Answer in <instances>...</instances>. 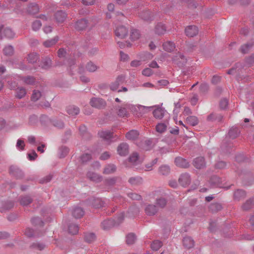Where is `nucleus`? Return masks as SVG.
Segmentation results:
<instances>
[{"mask_svg": "<svg viewBox=\"0 0 254 254\" xmlns=\"http://www.w3.org/2000/svg\"><path fill=\"white\" fill-rule=\"evenodd\" d=\"M86 175L88 179L95 183H99L102 180L101 175L93 172H88Z\"/></svg>", "mask_w": 254, "mask_h": 254, "instance_id": "nucleus-12", "label": "nucleus"}, {"mask_svg": "<svg viewBox=\"0 0 254 254\" xmlns=\"http://www.w3.org/2000/svg\"><path fill=\"white\" fill-rule=\"evenodd\" d=\"M85 68L88 71L93 72L96 71L98 67L93 62H89L86 64Z\"/></svg>", "mask_w": 254, "mask_h": 254, "instance_id": "nucleus-44", "label": "nucleus"}, {"mask_svg": "<svg viewBox=\"0 0 254 254\" xmlns=\"http://www.w3.org/2000/svg\"><path fill=\"white\" fill-rule=\"evenodd\" d=\"M67 16L66 14L63 11H58L55 14V18L58 23H63L64 21Z\"/></svg>", "mask_w": 254, "mask_h": 254, "instance_id": "nucleus-14", "label": "nucleus"}, {"mask_svg": "<svg viewBox=\"0 0 254 254\" xmlns=\"http://www.w3.org/2000/svg\"><path fill=\"white\" fill-rule=\"evenodd\" d=\"M140 34L136 29H132L130 31V38L132 41H135L139 39Z\"/></svg>", "mask_w": 254, "mask_h": 254, "instance_id": "nucleus-47", "label": "nucleus"}, {"mask_svg": "<svg viewBox=\"0 0 254 254\" xmlns=\"http://www.w3.org/2000/svg\"><path fill=\"white\" fill-rule=\"evenodd\" d=\"M186 122L192 126H195L198 123L197 118L194 116H190L186 118Z\"/></svg>", "mask_w": 254, "mask_h": 254, "instance_id": "nucleus-37", "label": "nucleus"}, {"mask_svg": "<svg viewBox=\"0 0 254 254\" xmlns=\"http://www.w3.org/2000/svg\"><path fill=\"white\" fill-rule=\"evenodd\" d=\"M84 239L87 243H90L96 239V236L93 233H86L84 235Z\"/></svg>", "mask_w": 254, "mask_h": 254, "instance_id": "nucleus-46", "label": "nucleus"}, {"mask_svg": "<svg viewBox=\"0 0 254 254\" xmlns=\"http://www.w3.org/2000/svg\"><path fill=\"white\" fill-rule=\"evenodd\" d=\"M90 104L94 108L101 109L106 107V102L102 98L93 97L90 99Z\"/></svg>", "mask_w": 254, "mask_h": 254, "instance_id": "nucleus-2", "label": "nucleus"}, {"mask_svg": "<svg viewBox=\"0 0 254 254\" xmlns=\"http://www.w3.org/2000/svg\"><path fill=\"white\" fill-rule=\"evenodd\" d=\"M69 149L65 146H62L60 148V158L64 157L68 153Z\"/></svg>", "mask_w": 254, "mask_h": 254, "instance_id": "nucleus-59", "label": "nucleus"}, {"mask_svg": "<svg viewBox=\"0 0 254 254\" xmlns=\"http://www.w3.org/2000/svg\"><path fill=\"white\" fill-rule=\"evenodd\" d=\"M139 16L144 20L149 21L153 19V15L149 10H145L141 12L139 14Z\"/></svg>", "mask_w": 254, "mask_h": 254, "instance_id": "nucleus-24", "label": "nucleus"}, {"mask_svg": "<svg viewBox=\"0 0 254 254\" xmlns=\"http://www.w3.org/2000/svg\"><path fill=\"white\" fill-rule=\"evenodd\" d=\"M32 198L28 195L21 196L19 199L20 204L23 206L28 205L32 202Z\"/></svg>", "mask_w": 254, "mask_h": 254, "instance_id": "nucleus-38", "label": "nucleus"}, {"mask_svg": "<svg viewBox=\"0 0 254 254\" xmlns=\"http://www.w3.org/2000/svg\"><path fill=\"white\" fill-rule=\"evenodd\" d=\"M79 130L81 135L85 139H89L91 137V135L87 131L86 127L82 125L79 127Z\"/></svg>", "mask_w": 254, "mask_h": 254, "instance_id": "nucleus-21", "label": "nucleus"}, {"mask_svg": "<svg viewBox=\"0 0 254 254\" xmlns=\"http://www.w3.org/2000/svg\"><path fill=\"white\" fill-rule=\"evenodd\" d=\"M190 175L188 173L182 174L179 178V182L181 186L186 187L190 183Z\"/></svg>", "mask_w": 254, "mask_h": 254, "instance_id": "nucleus-5", "label": "nucleus"}, {"mask_svg": "<svg viewBox=\"0 0 254 254\" xmlns=\"http://www.w3.org/2000/svg\"><path fill=\"white\" fill-rule=\"evenodd\" d=\"M167 202V201L165 198L161 197L156 199L155 205L157 206L159 210L160 208H164L166 206Z\"/></svg>", "mask_w": 254, "mask_h": 254, "instance_id": "nucleus-28", "label": "nucleus"}, {"mask_svg": "<svg viewBox=\"0 0 254 254\" xmlns=\"http://www.w3.org/2000/svg\"><path fill=\"white\" fill-rule=\"evenodd\" d=\"M175 164L181 168H187L190 166L189 162L185 159L178 157L175 160Z\"/></svg>", "mask_w": 254, "mask_h": 254, "instance_id": "nucleus-10", "label": "nucleus"}, {"mask_svg": "<svg viewBox=\"0 0 254 254\" xmlns=\"http://www.w3.org/2000/svg\"><path fill=\"white\" fill-rule=\"evenodd\" d=\"M155 33L159 35L164 34L166 31V27L162 23H158L154 29Z\"/></svg>", "mask_w": 254, "mask_h": 254, "instance_id": "nucleus-15", "label": "nucleus"}, {"mask_svg": "<svg viewBox=\"0 0 254 254\" xmlns=\"http://www.w3.org/2000/svg\"><path fill=\"white\" fill-rule=\"evenodd\" d=\"M193 165L196 169H203L206 165L204 158L202 157L195 158L193 161Z\"/></svg>", "mask_w": 254, "mask_h": 254, "instance_id": "nucleus-7", "label": "nucleus"}, {"mask_svg": "<svg viewBox=\"0 0 254 254\" xmlns=\"http://www.w3.org/2000/svg\"><path fill=\"white\" fill-rule=\"evenodd\" d=\"M167 129V125L165 123H159L156 126V130L158 132L163 133Z\"/></svg>", "mask_w": 254, "mask_h": 254, "instance_id": "nucleus-49", "label": "nucleus"}, {"mask_svg": "<svg viewBox=\"0 0 254 254\" xmlns=\"http://www.w3.org/2000/svg\"><path fill=\"white\" fill-rule=\"evenodd\" d=\"M129 161L134 164H136L138 162V154L136 152L133 153L129 158Z\"/></svg>", "mask_w": 254, "mask_h": 254, "instance_id": "nucleus-57", "label": "nucleus"}, {"mask_svg": "<svg viewBox=\"0 0 254 254\" xmlns=\"http://www.w3.org/2000/svg\"><path fill=\"white\" fill-rule=\"evenodd\" d=\"M87 26V20L81 19L77 21L75 24V28L77 30H84Z\"/></svg>", "mask_w": 254, "mask_h": 254, "instance_id": "nucleus-16", "label": "nucleus"}, {"mask_svg": "<svg viewBox=\"0 0 254 254\" xmlns=\"http://www.w3.org/2000/svg\"><path fill=\"white\" fill-rule=\"evenodd\" d=\"M45 248L46 245L44 243L39 242L33 243L30 246V249L40 251H43Z\"/></svg>", "mask_w": 254, "mask_h": 254, "instance_id": "nucleus-29", "label": "nucleus"}, {"mask_svg": "<svg viewBox=\"0 0 254 254\" xmlns=\"http://www.w3.org/2000/svg\"><path fill=\"white\" fill-rule=\"evenodd\" d=\"M42 94L39 90H34L31 96V100L36 102L38 101L41 97Z\"/></svg>", "mask_w": 254, "mask_h": 254, "instance_id": "nucleus-50", "label": "nucleus"}, {"mask_svg": "<svg viewBox=\"0 0 254 254\" xmlns=\"http://www.w3.org/2000/svg\"><path fill=\"white\" fill-rule=\"evenodd\" d=\"M132 107L133 106L130 104L124 103L121 106L118 107L117 113L120 117H127L129 111L131 110Z\"/></svg>", "mask_w": 254, "mask_h": 254, "instance_id": "nucleus-1", "label": "nucleus"}, {"mask_svg": "<svg viewBox=\"0 0 254 254\" xmlns=\"http://www.w3.org/2000/svg\"><path fill=\"white\" fill-rule=\"evenodd\" d=\"M136 240V237L134 234L130 233L128 234L126 237V242L127 245L133 244Z\"/></svg>", "mask_w": 254, "mask_h": 254, "instance_id": "nucleus-53", "label": "nucleus"}, {"mask_svg": "<svg viewBox=\"0 0 254 254\" xmlns=\"http://www.w3.org/2000/svg\"><path fill=\"white\" fill-rule=\"evenodd\" d=\"M4 36L7 38H12L14 36V33L9 28H5L3 30Z\"/></svg>", "mask_w": 254, "mask_h": 254, "instance_id": "nucleus-51", "label": "nucleus"}, {"mask_svg": "<svg viewBox=\"0 0 254 254\" xmlns=\"http://www.w3.org/2000/svg\"><path fill=\"white\" fill-rule=\"evenodd\" d=\"M183 246L187 249H190L194 246V242L190 237L184 238L183 240Z\"/></svg>", "mask_w": 254, "mask_h": 254, "instance_id": "nucleus-20", "label": "nucleus"}, {"mask_svg": "<svg viewBox=\"0 0 254 254\" xmlns=\"http://www.w3.org/2000/svg\"><path fill=\"white\" fill-rule=\"evenodd\" d=\"M180 59L181 60V61H180V62L182 63V64L186 62V59L185 58V56L180 53L177 54L176 56H175L173 59L174 61H177Z\"/></svg>", "mask_w": 254, "mask_h": 254, "instance_id": "nucleus-63", "label": "nucleus"}, {"mask_svg": "<svg viewBox=\"0 0 254 254\" xmlns=\"http://www.w3.org/2000/svg\"><path fill=\"white\" fill-rule=\"evenodd\" d=\"M222 119L223 116L221 115L213 113L207 116V120L210 122H213L215 121L221 122L222 121Z\"/></svg>", "mask_w": 254, "mask_h": 254, "instance_id": "nucleus-25", "label": "nucleus"}, {"mask_svg": "<svg viewBox=\"0 0 254 254\" xmlns=\"http://www.w3.org/2000/svg\"><path fill=\"white\" fill-rule=\"evenodd\" d=\"M78 230L77 225L71 224L68 226V232L72 235L76 234L78 232Z\"/></svg>", "mask_w": 254, "mask_h": 254, "instance_id": "nucleus-52", "label": "nucleus"}, {"mask_svg": "<svg viewBox=\"0 0 254 254\" xmlns=\"http://www.w3.org/2000/svg\"><path fill=\"white\" fill-rule=\"evenodd\" d=\"M52 122L53 126L58 128H63L64 127V122L61 120H53Z\"/></svg>", "mask_w": 254, "mask_h": 254, "instance_id": "nucleus-54", "label": "nucleus"}, {"mask_svg": "<svg viewBox=\"0 0 254 254\" xmlns=\"http://www.w3.org/2000/svg\"><path fill=\"white\" fill-rule=\"evenodd\" d=\"M25 234L28 237H32L38 236V235L36 234V232H34V230L32 229L29 228H28L25 230Z\"/></svg>", "mask_w": 254, "mask_h": 254, "instance_id": "nucleus-61", "label": "nucleus"}, {"mask_svg": "<svg viewBox=\"0 0 254 254\" xmlns=\"http://www.w3.org/2000/svg\"><path fill=\"white\" fill-rule=\"evenodd\" d=\"M9 173L17 179L22 178L24 176L23 173L20 169L13 166L9 168Z\"/></svg>", "mask_w": 254, "mask_h": 254, "instance_id": "nucleus-11", "label": "nucleus"}, {"mask_svg": "<svg viewBox=\"0 0 254 254\" xmlns=\"http://www.w3.org/2000/svg\"><path fill=\"white\" fill-rule=\"evenodd\" d=\"M14 49L12 46H6L3 49V53L6 56H11L13 54Z\"/></svg>", "mask_w": 254, "mask_h": 254, "instance_id": "nucleus-55", "label": "nucleus"}, {"mask_svg": "<svg viewBox=\"0 0 254 254\" xmlns=\"http://www.w3.org/2000/svg\"><path fill=\"white\" fill-rule=\"evenodd\" d=\"M246 192L242 190H238L234 192V198L236 200H240L246 197Z\"/></svg>", "mask_w": 254, "mask_h": 254, "instance_id": "nucleus-31", "label": "nucleus"}, {"mask_svg": "<svg viewBox=\"0 0 254 254\" xmlns=\"http://www.w3.org/2000/svg\"><path fill=\"white\" fill-rule=\"evenodd\" d=\"M38 55L36 53H32L28 55L27 61L30 63H35L39 59Z\"/></svg>", "mask_w": 254, "mask_h": 254, "instance_id": "nucleus-43", "label": "nucleus"}, {"mask_svg": "<svg viewBox=\"0 0 254 254\" xmlns=\"http://www.w3.org/2000/svg\"><path fill=\"white\" fill-rule=\"evenodd\" d=\"M84 214V211L79 207L74 208L72 211V216L76 219L80 218Z\"/></svg>", "mask_w": 254, "mask_h": 254, "instance_id": "nucleus-17", "label": "nucleus"}, {"mask_svg": "<svg viewBox=\"0 0 254 254\" xmlns=\"http://www.w3.org/2000/svg\"><path fill=\"white\" fill-rule=\"evenodd\" d=\"M21 80L27 84L33 85L35 82V79L34 77L27 76L25 77H22Z\"/></svg>", "mask_w": 254, "mask_h": 254, "instance_id": "nucleus-48", "label": "nucleus"}, {"mask_svg": "<svg viewBox=\"0 0 254 254\" xmlns=\"http://www.w3.org/2000/svg\"><path fill=\"white\" fill-rule=\"evenodd\" d=\"M26 91L23 87H17L15 89V97L18 99H22L25 96Z\"/></svg>", "mask_w": 254, "mask_h": 254, "instance_id": "nucleus-30", "label": "nucleus"}, {"mask_svg": "<svg viewBox=\"0 0 254 254\" xmlns=\"http://www.w3.org/2000/svg\"><path fill=\"white\" fill-rule=\"evenodd\" d=\"M254 45V42H250L241 46V51L243 54H247L250 51L251 48Z\"/></svg>", "mask_w": 254, "mask_h": 254, "instance_id": "nucleus-41", "label": "nucleus"}, {"mask_svg": "<svg viewBox=\"0 0 254 254\" xmlns=\"http://www.w3.org/2000/svg\"><path fill=\"white\" fill-rule=\"evenodd\" d=\"M162 246V242L159 240H156L153 242L151 245V249L154 251L158 250Z\"/></svg>", "mask_w": 254, "mask_h": 254, "instance_id": "nucleus-56", "label": "nucleus"}, {"mask_svg": "<svg viewBox=\"0 0 254 254\" xmlns=\"http://www.w3.org/2000/svg\"><path fill=\"white\" fill-rule=\"evenodd\" d=\"M31 222L33 225L35 226H39L43 227L44 226V222L39 217H34L31 219Z\"/></svg>", "mask_w": 254, "mask_h": 254, "instance_id": "nucleus-58", "label": "nucleus"}, {"mask_svg": "<svg viewBox=\"0 0 254 254\" xmlns=\"http://www.w3.org/2000/svg\"><path fill=\"white\" fill-rule=\"evenodd\" d=\"M117 178L113 177L105 180L104 183L106 186H113L116 182Z\"/></svg>", "mask_w": 254, "mask_h": 254, "instance_id": "nucleus-60", "label": "nucleus"}, {"mask_svg": "<svg viewBox=\"0 0 254 254\" xmlns=\"http://www.w3.org/2000/svg\"><path fill=\"white\" fill-rule=\"evenodd\" d=\"M59 40L58 36L55 37L54 38L48 40L43 42V45L46 48H49L55 45Z\"/></svg>", "mask_w": 254, "mask_h": 254, "instance_id": "nucleus-33", "label": "nucleus"}, {"mask_svg": "<svg viewBox=\"0 0 254 254\" xmlns=\"http://www.w3.org/2000/svg\"><path fill=\"white\" fill-rule=\"evenodd\" d=\"M91 205L96 208H99L104 206V203L99 198H92L91 201Z\"/></svg>", "mask_w": 254, "mask_h": 254, "instance_id": "nucleus-32", "label": "nucleus"}, {"mask_svg": "<svg viewBox=\"0 0 254 254\" xmlns=\"http://www.w3.org/2000/svg\"><path fill=\"white\" fill-rule=\"evenodd\" d=\"M115 225L114 220L112 219L106 220L102 222L101 226L104 230H108Z\"/></svg>", "mask_w": 254, "mask_h": 254, "instance_id": "nucleus-23", "label": "nucleus"}, {"mask_svg": "<svg viewBox=\"0 0 254 254\" xmlns=\"http://www.w3.org/2000/svg\"><path fill=\"white\" fill-rule=\"evenodd\" d=\"M165 112L164 109L161 108H157L153 111V115L156 119L161 120L164 117Z\"/></svg>", "mask_w": 254, "mask_h": 254, "instance_id": "nucleus-18", "label": "nucleus"}, {"mask_svg": "<svg viewBox=\"0 0 254 254\" xmlns=\"http://www.w3.org/2000/svg\"><path fill=\"white\" fill-rule=\"evenodd\" d=\"M128 182L133 186L139 185L142 183V179L140 177H131L128 180Z\"/></svg>", "mask_w": 254, "mask_h": 254, "instance_id": "nucleus-40", "label": "nucleus"}, {"mask_svg": "<svg viewBox=\"0 0 254 254\" xmlns=\"http://www.w3.org/2000/svg\"><path fill=\"white\" fill-rule=\"evenodd\" d=\"M144 211L147 215L151 216L156 215L159 210L156 205L148 204L145 206Z\"/></svg>", "mask_w": 254, "mask_h": 254, "instance_id": "nucleus-4", "label": "nucleus"}, {"mask_svg": "<svg viewBox=\"0 0 254 254\" xmlns=\"http://www.w3.org/2000/svg\"><path fill=\"white\" fill-rule=\"evenodd\" d=\"M116 171V166L113 164H109L105 166L103 173L104 174L109 175L114 173Z\"/></svg>", "mask_w": 254, "mask_h": 254, "instance_id": "nucleus-26", "label": "nucleus"}, {"mask_svg": "<svg viewBox=\"0 0 254 254\" xmlns=\"http://www.w3.org/2000/svg\"><path fill=\"white\" fill-rule=\"evenodd\" d=\"M222 209L221 205L219 203H212L209 206V210L212 213H215Z\"/></svg>", "mask_w": 254, "mask_h": 254, "instance_id": "nucleus-39", "label": "nucleus"}, {"mask_svg": "<svg viewBox=\"0 0 254 254\" xmlns=\"http://www.w3.org/2000/svg\"><path fill=\"white\" fill-rule=\"evenodd\" d=\"M254 205V199L251 198L248 200L242 206V208L245 210H248L251 209Z\"/></svg>", "mask_w": 254, "mask_h": 254, "instance_id": "nucleus-45", "label": "nucleus"}, {"mask_svg": "<svg viewBox=\"0 0 254 254\" xmlns=\"http://www.w3.org/2000/svg\"><path fill=\"white\" fill-rule=\"evenodd\" d=\"M66 112L71 116H76L80 112L79 108L75 105H69L66 107Z\"/></svg>", "mask_w": 254, "mask_h": 254, "instance_id": "nucleus-13", "label": "nucleus"}, {"mask_svg": "<svg viewBox=\"0 0 254 254\" xmlns=\"http://www.w3.org/2000/svg\"><path fill=\"white\" fill-rule=\"evenodd\" d=\"M139 133L136 130H131L127 132L126 134V137L129 140H135L138 136Z\"/></svg>", "mask_w": 254, "mask_h": 254, "instance_id": "nucleus-36", "label": "nucleus"}, {"mask_svg": "<svg viewBox=\"0 0 254 254\" xmlns=\"http://www.w3.org/2000/svg\"><path fill=\"white\" fill-rule=\"evenodd\" d=\"M226 167V163L223 161H220L216 163L215 165L216 169H223Z\"/></svg>", "mask_w": 254, "mask_h": 254, "instance_id": "nucleus-64", "label": "nucleus"}, {"mask_svg": "<svg viewBox=\"0 0 254 254\" xmlns=\"http://www.w3.org/2000/svg\"><path fill=\"white\" fill-rule=\"evenodd\" d=\"M125 79V76L123 75H119L117 77L116 80L110 84V87L111 90L113 91L117 90L119 86L124 83Z\"/></svg>", "mask_w": 254, "mask_h": 254, "instance_id": "nucleus-3", "label": "nucleus"}, {"mask_svg": "<svg viewBox=\"0 0 254 254\" xmlns=\"http://www.w3.org/2000/svg\"><path fill=\"white\" fill-rule=\"evenodd\" d=\"M198 32V28L194 25L188 26L185 29V33L188 37H192L196 36Z\"/></svg>", "mask_w": 254, "mask_h": 254, "instance_id": "nucleus-8", "label": "nucleus"}, {"mask_svg": "<svg viewBox=\"0 0 254 254\" xmlns=\"http://www.w3.org/2000/svg\"><path fill=\"white\" fill-rule=\"evenodd\" d=\"M41 26L42 23L40 20H35L32 23V29L34 31H37L41 28Z\"/></svg>", "mask_w": 254, "mask_h": 254, "instance_id": "nucleus-62", "label": "nucleus"}, {"mask_svg": "<svg viewBox=\"0 0 254 254\" xmlns=\"http://www.w3.org/2000/svg\"><path fill=\"white\" fill-rule=\"evenodd\" d=\"M163 47L164 50L168 52L173 51L175 48L174 44L170 41H168L164 43Z\"/></svg>", "mask_w": 254, "mask_h": 254, "instance_id": "nucleus-42", "label": "nucleus"}, {"mask_svg": "<svg viewBox=\"0 0 254 254\" xmlns=\"http://www.w3.org/2000/svg\"><path fill=\"white\" fill-rule=\"evenodd\" d=\"M39 11V8L38 4L36 3H31L27 8L28 12L32 15L37 14Z\"/></svg>", "mask_w": 254, "mask_h": 254, "instance_id": "nucleus-27", "label": "nucleus"}, {"mask_svg": "<svg viewBox=\"0 0 254 254\" xmlns=\"http://www.w3.org/2000/svg\"><path fill=\"white\" fill-rule=\"evenodd\" d=\"M128 33V30L126 27L120 26L118 27L115 30V34L118 37L123 39L125 38Z\"/></svg>", "mask_w": 254, "mask_h": 254, "instance_id": "nucleus-6", "label": "nucleus"}, {"mask_svg": "<svg viewBox=\"0 0 254 254\" xmlns=\"http://www.w3.org/2000/svg\"><path fill=\"white\" fill-rule=\"evenodd\" d=\"M52 61L49 57H45L42 60V68L47 69L52 66Z\"/></svg>", "mask_w": 254, "mask_h": 254, "instance_id": "nucleus-34", "label": "nucleus"}, {"mask_svg": "<svg viewBox=\"0 0 254 254\" xmlns=\"http://www.w3.org/2000/svg\"><path fill=\"white\" fill-rule=\"evenodd\" d=\"M170 167L167 165H162L158 169V172L161 175L167 176L170 173Z\"/></svg>", "mask_w": 254, "mask_h": 254, "instance_id": "nucleus-22", "label": "nucleus"}, {"mask_svg": "<svg viewBox=\"0 0 254 254\" xmlns=\"http://www.w3.org/2000/svg\"><path fill=\"white\" fill-rule=\"evenodd\" d=\"M100 137L104 140H108L113 138V132L109 130L101 131L98 132Z\"/></svg>", "mask_w": 254, "mask_h": 254, "instance_id": "nucleus-19", "label": "nucleus"}, {"mask_svg": "<svg viewBox=\"0 0 254 254\" xmlns=\"http://www.w3.org/2000/svg\"><path fill=\"white\" fill-rule=\"evenodd\" d=\"M117 151L120 156H126L128 153V145L126 143H121L117 148Z\"/></svg>", "mask_w": 254, "mask_h": 254, "instance_id": "nucleus-9", "label": "nucleus"}, {"mask_svg": "<svg viewBox=\"0 0 254 254\" xmlns=\"http://www.w3.org/2000/svg\"><path fill=\"white\" fill-rule=\"evenodd\" d=\"M240 131L239 128L237 127H232L228 132L229 136L232 138L234 139L236 138L239 134Z\"/></svg>", "mask_w": 254, "mask_h": 254, "instance_id": "nucleus-35", "label": "nucleus"}]
</instances>
